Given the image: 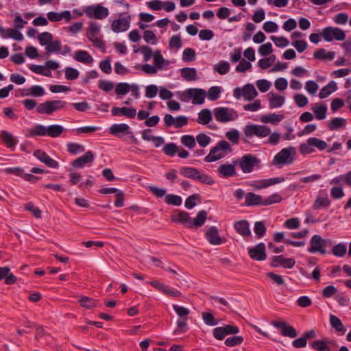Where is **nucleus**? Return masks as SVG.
Returning a JSON list of instances; mask_svg holds the SVG:
<instances>
[{"mask_svg": "<svg viewBox=\"0 0 351 351\" xmlns=\"http://www.w3.org/2000/svg\"><path fill=\"white\" fill-rule=\"evenodd\" d=\"M47 18L51 22L60 21L62 19H66V21H69L71 18V14L68 10H65L61 13L49 12L47 14Z\"/></svg>", "mask_w": 351, "mask_h": 351, "instance_id": "393cba45", "label": "nucleus"}, {"mask_svg": "<svg viewBox=\"0 0 351 351\" xmlns=\"http://www.w3.org/2000/svg\"><path fill=\"white\" fill-rule=\"evenodd\" d=\"M181 76L186 81H194L197 79V71L194 68L185 67L181 69Z\"/></svg>", "mask_w": 351, "mask_h": 351, "instance_id": "f704fd0d", "label": "nucleus"}, {"mask_svg": "<svg viewBox=\"0 0 351 351\" xmlns=\"http://www.w3.org/2000/svg\"><path fill=\"white\" fill-rule=\"evenodd\" d=\"M291 150H294L293 147L284 148L278 152L274 158L273 164L276 165L291 164L293 158L291 157Z\"/></svg>", "mask_w": 351, "mask_h": 351, "instance_id": "1a4fd4ad", "label": "nucleus"}, {"mask_svg": "<svg viewBox=\"0 0 351 351\" xmlns=\"http://www.w3.org/2000/svg\"><path fill=\"white\" fill-rule=\"evenodd\" d=\"M67 150L71 154L82 153L85 151V147L80 144L71 143L67 144Z\"/></svg>", "mask_w": 351, "mask_h": 351, "instance_id": "864d4df0", "label": "nucleus"}, {"mask_svg": "<svg viewBox=\"0 0 351 351\" xmlns=\"http://www.w3.org/2000/svg\"><path fill=\"white\" fill-rule=\"evenodd\" d=\"M214 69L220 75L226 74L230 69V64L226 61H222L215 65Z\"/></svg>", "mask_w": 351, "mask_h": 351, "instance_id": "0e129e2a", "label": "nucleus"}, {"mask_svg": "<svg viewBox=\"0 0 351 351\" xmlns=\"http://www.w3.org/2000/svg\"><path fill=\"white\" fill-rule=\"evenodd\" d=\"M138 51L143 55V59L146 62L153 57L154 52H152V49L148 46H141L139 49H135L134 53H137Z\"/></svg>", "mask_w": 351, "mask_h": 351, "instance_id": "bf43d9fd", "label": "nucleus"}, {"mask_svg": "<svg viewBox=\"0 0 351 351\" xmlns=\"http://www.w3.org/2000/svg\"><path fill=\"white\" fill-rule=\"evenodd\" d=\"M205 237L211 245H218L224 242V240L219 236V230L215 226L209 228L205 233Z\"/></svg>", "mask_w": 351, "mask_h": 351, "instance_id": "dca6fc26", "label": "nucleus"}, {"mask_svg": "<svg viewBox=\"0 0 351 351\" xmlns=\"http://www.w3.org/2000/svg\"><path fill=\"white\" fill-rule=\"evenodd\" d=\"M206 91L204 89L191 88L186 89L180 95V99L186 101L192 99L193 104H202L204 102Z\"/></svg>", "mask_w": 351, "mask_h": 351, "instance_id": "f03ea898", "label": "nucleus"}, {"mask_svg": "<svg viewBox=\"0 0 351 351\" xmlns=\"http://www.w3.org/2000/svg\"><path fill=\"white\" fill-rule=\"evenodd\" d=\"M269 106L271 108H279L283 105L285 99V97L278 95L272 93H269Z\"/></svg>", "mask_w": 351, "mask_h": 351, "instance_id": "7c9ffc66", "label": "nucleus"}, {"mask_svg": "<svg viewBox=\"0 0 351 351\" xmlns=\"http://www.w3.org/2000/svg\"><path fill=\"white\" fill-rule=\"evenodd\" d=\"M322 36L327 42H330L333 39L338 41H342L346 38V33L343 30L340 28L333 27L331 26L325 27L322 31Z\"/></svg>", "mask_w": 351, "mask_h": 351, "instance_id": "39448f33", "label": "nucleus"}, {"mask_svg": "<svg viewBox=\"0 0 351 351\" xmlns=\"http://www.w3.org/2000/svg\"><path fill=\"white\" fill-rule=\"evenodd\" d=\"M307 142L309 143V145H312V146L317 147L321 151L324 150L328 146L327 143L324 141L320 140L315 137L309 138L307 140Z\"/></svg>", "mask_w": 351, "mask_h": 351, "instance_id": "09e8293b", "label": "nucleus"}, {"mask_svg": "<svg viewBox=\"0 0 351 351\" xmlns=\"http://www.w3.org/2000/svg\"><path fill=\"white\" fill-rule=\"evenodd\" d=\"M243 341L242 336H234L228 337L225 341V344L227 346L233 347L241 345Z\"/></svg>", "mask_w": 351, "mask_h": 351, "instance_id": "e2e57ef3", "label": "nucleus"}, {"mask_svg": "<svg viewBox=\"0 0 351 351\" xmlns=\"http://www.w3.org/2000/svg\"><path fill=\"white\" fill-rule=\"evenodd\" d=\"M130 85L128 83L121 82L117 84L115 93L118 95H124L130 90Z\"/></svg>", "mask_w": 351, "mask_h": 351, "instance_id": "052dcab7", "label": "nucleus"}, {"mask_svg": "<svg viewBox=\"0 0 351 351\" xmlns=\"http://www.w3.org/2000/svg\"><path fill=\"white\" fill-rule=\"evenodd\" d=\"M113 116H125L128 118L133 119L136 114V110L134 108L113 107L111 110Z\"/></svg>", "mask_w": 351, "mask_h": 351, "instance_id": "aec40b11", "label": "nucleus"}, {"mask_svg": "<svg viewBox=\"0 0 351 351\" xmlns=\"http://www.w3.org/2000/svg\"><path fill=\"white\" fill-rule=\"evenodd\" d=\"M182 202V197L177 195L169 194L165 196V202L169 205L180 206Z\"/></svg>", "mask_w": 351, "mask_h": 351, "instance_id": "5fc2aeb1", "label": "nucleus"}, {"mask_svg": "<svg viewBox=\"0 0 351 351\" xmlns=\"http://www.w3.org/2000/svg\"><path fill=\"white\" fill-rule=\"evenodd\" d=\"M99 32V25L95 22H90L89 23V27L87 31V38L88 39H92L94 38Z\"/></svg>", "mask_w": 351, "mask_h": 351, "instance_id": "338daca9", "label": "nucleus"}, {"mask_svg": "<svg viewBox=\"0 0 351 351\" xmlns=\"http://www.w3.org/2000/svg\"><path fill=\"white\" fill-rule=\"evenodd\" d=\"M243 97L245 100L251 101L258 95L256 90L252 84H247L243 87Z\"/></svg>", "mask_w": 351, "mask_h": 351, "instance_id": "c85d7f7f", "label": "nucleus"}, {"mask_svg": "<svg viewBox=\"0 0 351 351\" xmlns=\"http://www.w3.org/2000/svg\"><path fill=\"white\" fill-rule=\"evenodd\" d=\"M135 69H140L147 75H155L158 70L154 65L149 64H137L135 66Z\"/></svg>", "mask_w": 351, "mask_h": 351, "instance_id": "49530a36", "label": "nucleus"}, {"mask_svg": "<svg viewBox=\"0 0 351 351\" xmlns=\"http://www.w3.org/2000/svg\"><path fill=\"white\" fill-rule=\"evenodd\" d=\"M213 119L212 113L208 109H203L198 113L197 123L202 125L208 124Z\"/></svg>", "mask_w": 351, "mask_h": 351, "instance_id": "72a5a7b5", "label": "nucleus"}, {"mask_svg": "<svg viewBox=\"0 0 351 351\" xmlns=\"http://www.w3.org/2000/svg\"><path fill=\"white\" fill-rule=\"evenodd\" d=\"M162 150L166 155L173 156L179 151V149L174 143H170L165 145Z\"/></svg>", "mask_w": 351, "mask_h": 351, "instance_id": "6e6d98bb", "label": "nucleus"}, {"mask_svg": "<svg viewBox=\"0 0 351 351\" xmlns=\"http://www.w3.org/2000/svg\"><path fill=\"white\" fill-rule=\"evenodd\" d=\"M347 123L346 119L336 117L330 120L328 123V128L330 130H337L341 128H344Z\"/></svg>", "mask_w": 351, "mask_h": 351, "instance_id": "e433bc0d", "label": "nucleus"}, {"mask_svg": "<svg viewBox=\"0 0 351 351\" xmlns=\"http://www.w3.org/2000/svg\"><path fill=\"white\" fill-rule=\"evenodd\" d=\"M95 158L94 154L91 151H87L83 156L71 162V165L76 169H82L86 165L92 164Z\"/></svg>", "mask_w": 351, "mask_h": 351, "instance_id": "9d476101", "label": "nucleus"}, {"mask_svg": "<svg viewBox=\"0 0 351 351\" xmlns=\"http://www.w3.org/2000/svg\"><path fill=\"white\" fill-rule=\"evenodd\" d=\"M261 160L252 154H246L241 157L239 167L244 173H251L255 166H258Z\"/></svg>", "mask_w": 351, "mask_h": 351, "instance_id": "423d86ee", "label": "nucleus"}, {"mask_svg": "<svg viewBox=\"0 0 351 351\" xmlns=\"http://www.w3.org/2000/svg\"><path fill=\"white\" fill-rule=\"evenodd\" d=\"M74 58L84 64H90L93 61V57L86 51L83 50L76 51Z\"/></svg>", "mask_w": 351, "mask_h": 351, "instance_id": "473e14b6", "label": "nucleus"}, {"mask_svg": "<svg viewBox=\"0 0 351 351\" xmlns=\"http://www.w3.org/2000/svg\"><path fill=\"white\" fill-rule=\"evenodd\" d=\"M29 69L38 74H40L45 76H50L51 71L45 66L32 64L29 66Z\"/></svg>", "mask_w": 351, "mask_h": 351, "instance_id": "3c124183", "label": "nucleus"}, {"mask_svg": "<svg viewBox=\"0 0 351 351\" xmlns=\"http://www.w3.org/2000/svg\"><path fill=\"white\" fill-rule=\"evenodd\" d=\"M129 130L130 127L126 123L114 124L110 128V133L118 136L121 133L128 134Z\"/></svg>", "mask_w": 351, "mask_h": 351, "instance_id": "cd10ccee", "label": "nucleus"}, {"mask_svg": "<svg viewBox=\"0 0 351 351\" xmlns=\"http://www.w3.org/2000/svg\"><path fill=\"white\" fill-rule=\"evenodd\" d=\"M153 58L154 66L159 70L162 69L165 60L163 56H162L160 50L157 49L155 51H154Z\"/></svg>", "mask_w": 351, "mask_h": 351, "instance_id": "a18cd8bd", "label": "nucleus"}, {"mask_svg": "<svg viewBox=\"0 0 351 351\" xmlns=\"http://www.w3.org/2000/svg\"><path fill=\"white\" fill-rule=\"evenodd\" d=\"M337 89V84L335 81H331L329 84L324 86L319 94L321 99H324L329 96L332 93L335 92Z\"/></svg>", "mask_w": 351, "mask_h": 351, "instance_id": "2f4dec72", "label": "nucleus"}, {"mask_svg": "<svg viewBox=\"0 0 351 351\" xmlns=\"http://www.w3.org/2000/svg\"><path fill=\"white\" fill-rule=\"evenodd\" d=\"M34 156L49 167L56 169L58 167V162L57 161L52 159L45 152L40 149L34 151Z\"/></svg>", "mask_w": 351, "mask_h": 351, "instance_id": "a211bd4d", "label": "nucleus"}, {"mask_svg": "<svg viewBox=\"0 0 351 351\" xmlns=\"http://www.w3.org/2000/svg\"><path fill=\"white\" fill-rule=\"evenodd\" d=\"M27 93H22L23 96H28L32 95L34 97H41L45 95V90L44 88L40 86H32L29 88L27 89Z\"/></svg>", "mask_w": 351, "mask_h": 351, "instance_id": "58836bf2", "label": "nucleus"}, {"mask_svg": "<svg viewBox=\"0 0 351 351\" xmlns=\"http://www.w3.org/2000/svg\"><path fill=\"white\" fill-rule=\"evenodd\" d=\"M214 115L219 122H228L234 119L233 113L230 112L228 108L218 107L214 110Z\"/></svg>", "mask_w": 351, "mask_h": 351, "instance_id": "4468645a", "label": "nucleus"}, {"mask_svg": "<svg viewBox=\"0 0 351 351\" xmlns=\"http://www.w3.org/2000/svg\"><path fill=\"white\" fill-rule=\"evenodd\" d=\"M66 106V102L62 100H47L36 107L38 114H51L53 112L61 110Z\"/></svg>", "mask_w": 351, "mask_h": 351, "instance_id": "7ed1b4c3", "label": "nucleus"}, {"mask_svg": "<svg viewBox=\"0 0 351 351\" xmlns=\"http://www.w3.org/2000/svg\"><path fill=\"white\" fill-rule=\"evenodd\" d=\"M263 199L262 196L256 195L252 192L247 193L245 195V205L247 206L261 205L263 206Z\"/></svg>", "mask_w": 351, "mask_h": 351, "instance_id": "b1692460", "label": "nucleus"}, {"mask_svg": "<svg viewBox=\"0 0 351 351\" xmlns=\"http://www.w3.org/2000/svg\"><path fill=\"white\" fill-rule=\"evenodd\" d=\"M1 138L6 146L9 148H13L17 143V141L13 137V136L7 131H2L1 134Z\"/></svg>", "mask_w": 351, "mask_h": 351, "instance_id": "c9c22d12", "label": "nucleus"}, {"mask_svg": "<svg viewBox=\"0 0 351 351\" xmlns=\"http://www.w3.org/2000/svg\"><path fill=\"white\" fill-rule=\"evenodd\" d=\"M149 285L157 289L158 291L162 293L170 296L178 298L181 296L182 293L178 290L170 289L169 287L165 285L163 283L160 282L156 280H152L149 282Z\"/></svg>", "mask_w": 351, "mask_h": 351, "instance_id": "ddd939ff", "label": "nucleus"}, {"mask_svg": "<svg viewBox=\"0 0 351 351\" xmlns=\"http://www.w3.org/2000/svg\"><path fill=\"white\" fill-rule=\"evenodd\" d=\"M207 218V212L206 210H200L196 217L192 220L191 223H189V228H193V227L199 228L203 226Z\"/></svg>", "mask_w": 351, "mask_h": 351, "instance_id": "bb28decb", "label": "nucleus"}, {"mask_svg": "<svg viewBox=\"0 0 351 351\" xmlns=\"http://www.w3.org/2000/svg\"><path fill=\"white\" fill-rule=\"evenodd\" d=\"M204 323L208 326H216L219 324L217 319H215L213 315L210 312H204L202 314Z\"/></svg>", "mask_w": 351, "mask_h": 351, "instance_id": "603ef678", "label": "nucleus"}, {"mask_svg": "<svg viewBox=\"0 0 351 351\" xmlns=\"http://www.w3.org/2000/svg\"><path fill=\"white\" fill-rule=\"evenodd\" d=\"M271 324L280 330V334L284 337L289 338H295L298 333L296 330L290 326L287 322L284 321H273Z\"/></svg>", "mask_w": 351, "mask_h": 351, "instance_id": "0eeeda50", "label": "nucleus"}, {"mask_svg": "<svg viewBox=\"0 0 351 351\" xmlns=\"http://www.w3.org/2000/svg\"><path fill=\"white\" fill-rule=\"evenodd\" d=\"M130 24V16L128 15L125 18L119 19L114 20L112 23V29L114 32H124L126 31Z\"/></svg>", "mask_w": 351, "mask_h": 351, "instance_id": "f3484780", "label": "nucleus"}, {"mask_svg": "<svg viewBox=\"0 0 351 351\" xmlns=\"http://www.w3.org/2000/svg\"><path fill=\"white\" fill-rule=\"evenodd\" d=\"M0 33L3 38H12L16 40L21 41L23 39L22 34L17 29L13 28L4 29L0 25Z\"/></svg>", "mask_w": 351, "mask_h": 351, "instance_id": "412c9836", "label": "nucleus"}, {"mask_svg": "<svg viewBox=\"0 0 351 351\" xmlns=\"http://www.w3.org/2000/svg\"><path fill=\"white\" fill-rule=\"evenodd\" d=\"M221 88L219 86H212L208 90V97L211 101H216L219 99Z\"/></svg>", "mask_w": 351, "mask_h": 351, "instance_id": "680f3d73", "label": "nucleus"}, {"mask_svg": "<svg viewBox=\"0 0 351 351\" xmlns=\"http://www.w3.org/2000/svg\"><path fill=\"white\" fill-rule=\"evenodd\" d=\"M195 51L193 49L186 48L183 51L182 60L186 62H189L195 60Z\"/></svg>", "mask_w": 351, "mask_h": 351, "instance_id": "774afa93", "label": "nucleus"}, {"mask_svg": "<svg viewBox=\"0 0 351 351\" xmlns=\"http://www.w3.org/2000/svg\"><path fill=\"white\" fill-rule=\"evenodd\" d=\"M308 252L311 253L319 252L322 254H325L326 253V251L324 249V239L321 236L318 234L313 236L310 242Z\"/></svg>", "mask_w": 351, "mask_h": 351, "instance_id": "f8f14e48", "label": "nucleus"}, {"mask_svg": "<svg viewBox=\"0 0 351 351\" xmlns=\"http://www.w3.org/2000/svg\"><path fill=\"white\" fill-rule=\"evenodd\" d=\"M312 110L318 120H323L326 117L327 107L326 105L319 104L317 106H314L312 108Z\"/></svg>", "mask_w": 351, "mask_h": 351, "instance_id": "ea45409f", "label": "nucleus"}, {"mask_svg": "<svg viewBox=\"0 0 351 351\" xmlns=\"http://www.w3.org/2000/svg\"><path fill=\"white\" fill-rule=\"evenodd\" d=\"M198 173L199 171L193 167H183L180 169V173L182 175L195 180H196V178L198 176Z\"/></svg>", "mask_w": 351, "mask_h": 351, "instance_id": "79ce46f5", "label": "nucleus"}, {"mask_svg": "<svg viewBox=\"0 0 351 351\" xmlns=\"http://www.w3.org/2000/svg\"><path fill=\"white\" fill-rule=\"evenodd\" d=\"M285 181V178L283 177H278L273 178L269 179L261 180L257 182L256 185V188L258 189H261L264 188H267L269 186L280 183Z\"/></svg>", "mask_w": 351, "mask_h": 351, "instance_id": "a878e982", "label": "nucleus"}, {"mask_svg": "<svg viewBox=\"0 0 351 351\" xmlns=\"http://www.w3.org/2000/svg\"><path fill=\"white\" fill-rule=\"evenodd\" d=\"M226 138L233 144L237 145L239 141V132L235 129H232L226 133Z\"/></svg>", "mask_w": 351, "mask_h": 351, "instance_id": "69168bd1", "label": "nucleus"}, {"mask_svg": "<svg viewBox=\"0 0 351 351\" xmlns=\"http://www.w3.org/2000/svg\"><path fill=\"white\" fill-rule=\"evenodd\" d=\"M237 161H234L232 164H223L219 166L217 171L223 178H229L236 175L235 166Z\"/></svg>", "mask_w": 351, "mask_h": 351, "instance_id": "6ab92c4d", "label": "nucleus"}, {"mask_svg": "<svg viewBox=\"0 0 351 351\" xmlns=\"http://www.w3.org/2000/svg\"><path fill=\"white\" fill-rule=\"evenodd\" d=\"M47 127L42 125H36L33 128L29 130V135L30 136H45L47 135Z\"/></svg>", "mask_w": 351, "mask_h": 351, "instance_id": "8fccbe9b", "label": "nucleus"}, {"mask_svg": "<svg viewBox=\"0 0 351 351\" xmlns=\"http://www.w3.org/2000/svg\"><path fill=\"white\" fill-rule=\"evenodd\" d=\"M347 247L344 243H338L332 248V253L337 257H342L346 255Z\"/></svg>", "mask_w": 351, "mask_h": 351, "instance_id": "de8ad7c7", "label": "nucleus"}, {"mask_svg": "<svg viewBox=\"0 0 351 351\" xmlns=\"http://www.w3.org/2000/svg\"><path fill=\"white\" fill-rule=\"evenodd\" d=\"M79 303L81 306L85 308L86 309H91L95 308L97 306V302L94 299L83 296L79 300Z\"/></svg>", "mask_w": 351, "mask_h": 351, "instance_id": "37998d69", "label": "nucleus"}, {"mask_svg": "<svg viewBox=\"0 0 351 351\" xmlns=\"http://www.w3.org/2000/svg\"><path fill=\"white\" fill-rule=\"evenodd\" d=\"M284 116L282 114H276L275 113L263 115L261 117V121L263 123H270L271 124H275L281 120H282Z\"/></svg>", "mask_w": 351, "mask_h": 351, "instance_id": "4c0bfd02", "label": "nucleus"}, {"mask_svg": "<svg viewBox=\"0 0 351 351\" xmlns=\"http://www.w3.org/2000/svg\"><path fill=\"white\" fill-rule=\"evenodd\" d=\"M248 254L251 258L256 261H264L266 258L265 245L263 243L257 244L255 247L250 248Z\"/></svg>", "mask_w": 351, "mask_h": 351, "instance_id": "2eb2a0df", "label": "nucleus"}, {"mask_svg": "<svg viewBox=\"0 0 351 351\" xmlns=\"http://www.w3.org/2000/svg\"><path fill=\"white\" fill-rule=\"evenodd\" d=\"M249 226V223L246 220L238 221L234 224L237 232L243 237H248L251 234Z\"/></svg>", "mask_w": 351, "mask_h": 351, "instance_id": "5701e85b", "label": "nucleus"}, {"mask_svg": "<svg viewBox=\"0 0 351 351\" xmlns=\"http://www.w3.org/2000/svg\"><path fill=\"white\" fill-rule=\"evenodd\" d=\"M270 132V129L266 125H247L244 128V134L246 137L256 136L258 138H263L267 136Z\"/></svg>", "mask_w": 351, "mask_h": 351, "instance_id": "20e7f679", "label": "nucleus"}, {"mask_svg": "<svg viewBox=\"0 0 351 351\" xmlns=\"http://www.w3.org/2000/svg\"><path fill=\"white\" fill-rule=\"evenodd\" d=\"M295 261L293 258H285L282 255L274 256L271 258V266L278 267L282 266L284 268L291 269L295 265Z\"/></svg>", "mask_w": 351, "mask_h": 351, "instance_id": "9b49d317", "label": "nucleus"}, {"mask_svg": "<svg viewBox=\"0 0 351 351\" xmlns=\"http://www.w3.org/2000/svg\"><path fill=\"white\" fill-rule=\"evenodd\" d=\"M330 204V201L328 197H318L313 203V208L318 210L322 207H327Z\"/></svg>", "mask_w": 351, "mask_h": 351, "instance_id": "4d7b16f0", "label": "nucleus"}, {"mask_svg": "<svg viewBox=\"0 0 351 351\" xmlns=\"http://www.w3.org/2000/svg\"><path fill=\"white\" fill-rule=\"evenodd\" d=\"M311 346L317 351H330V347L326 345L324 340L314 341L311 343Z\"/></svg>", "mask_w": 351, "mask_h": 351, "instance_id": "13d9d810", "label": "nucleus"}, {"mask_svg": "<svg viewBox=\"0 0 351 351\" xmlns=\"http://www.w3.org/2000/svg\"><path fill=\"white\" fill-rule=\"evenodd\" d=\"M335 53L334 51H329L326 53V49H319L314 52L313 57L317 60H332L335 58Z\"/></svg>", "mask_w": 351, "mask_h": 351, "instance_id": "c756f323", "label": "nucleus"}, {"mask_svg": "<svg viewBox=\"0 0 351 351\" xmlns=\"http://www.w3.org/2000/svg\"><path fill=\"white\" fill-rule=\"evenodd\" d=\"M86 14L89 18L103 19L108 16L109 12L107 8L97 5L95 6L90 5L87 7Z\"/></svg>", "mask_w": 351, "mask_h": 351, "instance_id": "6e6552de", "label": "nucleus"}, {"mask_svg": "<svg viewBox=\"0 0 351 351\" xmlns=\"http://www.w3.org/2000/svg\"><path fill=\"white\" fill-rule=\"evenodd\" d=\"M64 131L62 126L59 125H51L47 128V135L56 138L62 134Z\"/></svg>", "mask_w": 351, "mask_h": 351, "instance_id": "a19ab883", "label": "nucleus"}, {"mask_svg": "<svg viewBox=\"0 0 351 351\" xmlns=\"http://www.w3.org/2000/svg\"><path fill=\"white\" fill-rule=\"evenodd\" d=\"M171 219L176 223H181L189 228V223H191V219L189 214L183 210L178 211L177 215H171Z\"/></svg>", "mask_w": 351, "mask_h": 351, "instance_id": "4be33fe9", "label": "nucleus"}, {"mask_svg": "<svg viewBox=\"0 0 351 351\" xmlns=\"http://www.w3.org/2000/svg\"><path fill=\"white\" fill-rule=\"evenodd\" d=\"M330 323L331 326L338 332H345L344 326L339 317L334 315L330 316Z\"/></svg>", "mask_w": 351, "mask_h": 351, "instance_id": "c03bdc74", "label": "nucleus"}, {"mask_svg": "<svg viewBox=\"0 0 351 351\" xmlns=\"http://www.w3.org/2000/svg\"><path fill=\"white\" fill-rule=\"evenodd\" d=\"M232 152V149L230 143L226 141L221 140L210 150L208 155L204 158V161L206 162L217 161L223 158Z\"/></svg>", "mask_w": 351, "mask_h": 351, "instance_id": "f257e3e1", "label": "nucleus"}]
</instances>
